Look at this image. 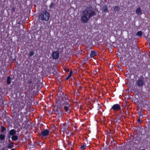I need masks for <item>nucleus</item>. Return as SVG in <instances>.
I'll use <instances>...</instances> for the list:
<instances>
[{"label": "nucleus", "mask_w": 150, "mask_h": 150, "mask_svg": "<svg viewBox=\"0 0 150 150\" xmlns=\"http://www.w3.org/2000/svg\"><path fill=\"white\" fill-rule=\"evenodd\" d=\"M25 104L22 102L16 101L13 105V113L12 117L15 121L16 125H20L22 122V121L19 117L20 115L21 117V114L24 113L23 112L24 109Z\"/></svg>", "instance_id": "1"}, {"label": "nucleus", "mask_w": 150, "mask_h": 150, "mask_svg": "<svg viewBox=\"0 0 150 150\" xmlns=\"http://www.w3.org/2000/svg\"><path fill=\"white\" fill-rule=\"evenodd\" d=\"M62 108L65 112L69 113L71 109V104L69 100H62L61 101Z\"/></svg>", "instance_id": "2"}, {"label": "nucleus", "mask_w": 150, "mask_h": 150, "mask_svg": "<svg viewBox=\"0 0 150 150\" xmlns=\"http://www.w3.org/2000/svg\"><path fill=\"white\" fill-rule=\"evenodd\" d=\"M145 85L144 79L143 76H139L135 82V86L139 88H142Z\"/></svg>", "instance_id": "3"}, {"label": "nucleus", "mask_w": 150, "mask_h": 150, "mask_svg": "<svg viewBox=\"0 0 150 150\" xmlns=\"http://www.w3.org/2000/svg\"><path fill=\"white\" fill-rule=\"evenodd\" d=\"M39 18L42 21H48L49 18V13L46 11L43 12L39 16Z\"/></svg>", "instance_id": "4"}, {"label": "nucleus", "mask_w": 150, "mask_h": 150, "mask_svg": "<svg viewBox=\"0 0 150 150\" xmlns=\"http://www.w3.org/2000/svg\"><path fill=\"white\" fill-rule=\"evenodd\" d=\"M82 13L83 15L81 16V19L83 22L86 23L89 20L88 17H87L88 11L87 10H84L83 11Z\"/></svg>", "instance_id": "5"}, {"label": "nucleus", "mask_w": 150, "mask_h": 150, "mask_svg": "<svg viewBox=\"0 0 150 150\" xmlns=\"http://www.w3.org/2000/svg\"><path fill=\"white\" fill-rule=\"evenodd\" d=\"M36 81V78L34 76H32L30 79L28 81V83L29 86H31L32 89L35 88V83H34Z\"/></svg>", "instance_id": "6"}, {"label": "nucleus", "mask_w": 150, "mask_h": 150, "mask_svg": "<svg viewBox=\"0 0 150 150\" xmlns=\"http://www.w3.org/2000/svg\"><path fill=\"white\" fill-rule=\"evenodd\" d=\"M121 109V107L118 104H114L110 108V110H112L114 111H119Z\"/></svg>", "instance_id": "7"}, {"label": "nucleus", "mask_w": 150, "mask_h": 150, "mask_svg": "<svg viewBox=\"0 0 150 150\" xmlns=\"http://www.w3.org/2000/svg\"><path fill=\"white\" fill-rule=\"evenodd\" d=\"M49 131L47 129H45L41 131L40 135L42 137L47 136L49 133Z\"/></svg>", "instance_id": "8"}, {"label": "nucleus", "mask_w": 150, "mask_h": 150, "mask_svg": "<svg viewBox=\"0 0 150 150\" xmlns=\"http://www.w3.org/2000/svg\"><path fill=\"white\" fill-rule=\"evenodd\" d=\"M52 56L54 59H57L59 57V53L57 51H54L53 53Z\"/></svg>", "instance_id": "9"}, {"label": "nucleus", "mask_w": 150, "mask_h": 150, "mask_svg": "<svg viewBox=\"0 0 150 150\" xmlns=\"http://www.w3.org/2000/svg\"><path fill=\"white\" fill-rule=\"evenodd\" d=\"M88 19H90L91 17L96 15V14L95 11H91L88 14Z\"/></svg>", "instance_id": "10"}, {"label": "nucleus", "mask_w": 150, "mask_h": 150, "mask_svg": "<svg viewBox=\"0 0 150 150\" xmlns=\"http://www.w3.org/2000/svg\"><path fill=\"white\" fill-rule=\"evenodd\" d=\"M136 13L138 15H141L142 14V11L140 7H139L136 9Z\"/></svg>", "instance_id": "11"}, {"label": "nucleus", "mask_w": 150, "mask_h": 150, "mask_svg": "<svg viewBox=\"0 0 150 150\" xmlns=\"http://www.w3.org/2000/svg\"><path fill=\"white\" fill-rule=\"evenodd\" d=\"M50 72L55 77H57V71L54 69H52L50 71Z\"/></svg>", "instance_id": "12"}, {"label": "nucleus", "mask_w": 150, "mask_h": 150, "mask_svg": "<svg viewBox=\"0 0 150 150\" xmlns=\"http://www.w3.org/2000/svg\"><path fill=\"white\" fill-rule=\"evenodd\" d=\"M14 142H10L7 146V148L8 149H11L14 147Z\"/></svg>", "instance_id": "13"}, {"label": "nucleus", "mask_w": 150, "mask_h": 150, "mask_svg": "<svg viewBox=\"0 0 150 150\" xmlns=\"http://www.w3.org/2000/svg\"><path fill=\"white\" fill-rule=\"evenodd\" d=\"M16 133V131L15 129H11L9 132L8 133L10 135L12 136L14 135Z\"/></svg>", "instance_id": "14"}, {"label": "nucleus", "mask_w": 150, "mask_h": 150, "mask_svg": "<svg viewBox=\"0 0 150 150\" xmlns=\"http://www.w3.org/2000/svg\"><path fill=\"white\" fill-rule=\"evenodd\" d=\"M96 54L97 53L96 51L93 50H91L90 56L91 58H93L94 56H96Z\"/></svg>", "instance_id": "15"}, {"label": "nucleus", "mask_w": 150, "mask_h": 150, "mask_svg": "<svg viewBox=\"0 0 150 150\" xmlns=\"http://www.w3.org/2000/svg\"><path fill=\"white\" fill-rule=\"evenodd\" d=\"M11 139L13 141H16L18 139V137L16 135H14L12 136L11 137Z\"/></svg>", "instance_id": "16"}, {"label": "nucleus", "mask_w": 150, "mask_h": 150, "mask_svg": "<svg viewBox=\"0 0 150 150\" xmlns=\"http://www.w3.org/2000/svg\"><path fill=\"white\" fill-rule=\"evenodd\" d=\"M113 10L115 12H118L120 10V7L119 6H115L114 7Z\"/></svg>", "instance_id": "17"}, {"label": "nucleus", "mask_w": 150, "mask_h": 150, "mask_svg": "<svg viewBox=\"0 0 150 150\" xmlns=\"http://www.w3.org/2000/svg\"><path fill=\"white\" fill-rule=\"evenodd\" d=\"M7 83L8 85H9L11 83V78L9 76L7 77Z\"/></svg>", "instance_id": "18"}, {"label": "nucleus", "mask_w": 150, "mask_h": 150, "mask_svg": "<svg viewBox=\"0 0 150 150\" xmlns=\"http://www.w3.org/2000/svg\"><path fill=\"white\" fill-rule=\"evenodd\" d=\"M102 9L103 11L105 12H106L108 11V8L107 6H103Z\"/></svg>", "instance_id": "19"}, {"label": "nucleus", "mask_w": 150, "mask_h": 150, "mask_svg": "<svg viewBox=\"0 0 150 150\" xmlns=\"http://www.w3.org/2000/svg\"><path fill=\"white\" fill-rule=\"evenodd\" d=\"M142 32L141 31L138 32L136 33V35L139 37H142Z\"/></svg>", "instance_id": "20"}, {"label": "nucleus", "mask_w": 150, "mask_h": 150, "mask_svg": "<svg viewBox=\"0 0 150 150\" xmlns=\"http://www.w3.org/2000/svg\"><path fill=\"white\" fill-rule=\"evenodd\" d=\"M86 144L85 143L83 144L80 147V149L81 150H83L86 149Z\"/></svg>", "instance_id": "21"}, {"label": "nucleus", "mask_w": 150, "mask_h": 150, "mask_svg": "<svg viewBox=\"0 0 150 150\" xmlns=\"http://www.w3.org/2000/svg\"><path fill=\"white\" fill-rule=\"evenodd\" d=\"M121 118V117H119L117 118H116L114 120V121L116 122H119L120 121Z\"/></svg>", "instance_id": "22"}, {"label": "nucleus", "mask_w": 150, "mask_h": 150, "mask_svg": "<svg viewBox=\"0 0 150 150\" xmlns=\"http://www.w3.org/2000/svg\"><path fill=\"white\" fill-rule=\"evenodd\" d=\"M54 4L53 2H51L50 5L49 7L51 9H53L54 8Z\"/></svg>", "instance_id": "23"}, {"label": "nucleus", "mask_w": 150, "mask_h": 150, "mask_svg": "<svg viewBox=\"0 0 150 150\" xmlns=\"http://www.w3.org/2000/svg\"><path fill=\"white\" fill-rule=\"evenodd\" d=\"M5 136L4 135L1 134L0 135V139L4 140L5 139Z\"/></svg>", "instance_id": "24"}, {"label": "nucleus", "mask_w": 150, "mask_h": 150, "mask_svg": "<svg viewBox=\"0 0 150 150\" xmlns=\"http://www.w3.org/2000/svg\"><path fill=\"white\" fill-rule=\"evenodd\" d=\"M62 100H69L68 98V96L67 95H65L64 96Z\"/></svg>", "instance_id": "25"}, {"label": "nucleus", "mask_w": 150, "mask_h": 150, "mask_svg": "<svg viewBox=\"0 0 150 150\" xmlns=\"http://www.w3.org/2000/svg\"><path fill=\"white\" fill-rule=\"evenodd\" d=\"M69 147L71 148H72L74 146V143H72L71 142H70V143L69 144Z\"/></svg>", "instance_id": "26"}, {"label": "nucleus", "mask_w": 150, "mask_h": 150, "mask_svg": "<svg viewBox=\"0 0 150 150\" xmlns=\"http://www.w3.org/2000/svg\"><path fill=\"white\" fill-rule=\"evenodd\" d=\"M137 113L139 116V117H141V116L142 117L143 114L141 111H138Z\"/></svg>", "instance_id": "27"}, {"label": "nucleus", "mask_w": 150, "mask_h": 150, "mask_svg": "<svg viewBox=\"0 0 150 150\" xmlns=\"http://www.w3.org/2000/svg\"><path fill=\"white\" fill-rule=\"evenodd\" d=\"M34 54V52L33 51H31L30 52V53L29 54V57H32Z\"/></svg>", "instance_id": "28"}, {"label": "nucleus", "mask_w": 150, "mask_h": 150, "mask_svg": "<svg viewBox=\"0 0 150 150\" xmlns=\"http://www.w3.org/2000/svg\"><path fill=\"white\" fill-rule=\"evenodd\" d=\"M1 132H3L4 131L6 130L4 126H1Z\"/></svg>", "instance_id": "29"}, {"label": "nucleus", "mask_w": 150, "mask_h": 150, "mask_svg": "<svg viewBox=\"0 0 150 150\" xmlns=\"http://www.w3.org/2000/svg\"><path fill=\"white\" fill-rule=\"evenodd\" d=\"M16 8L14 7H12L11 8V11L12 12H14L15 11Z\"/></svg>", "instance_id": "30"}, {"label": "nucleus", "mask_w": 150, "mask_h": 150, "mask_svg": "<svg viewBox=\"0 0 150 150\" xmlns=\"http://www.w3.org/2000/svg\"><path fill=\"white\" fill-rule=\"evenodd\" d=\"M1 102V104H0V105L3 106L4 105V101L3 100H1L0 99V102Z\"/></svg>", "instance_id": "31"}, {"label": "nucleus", "mask_w": 150, "mask_h": 150, "mask_svg": "<svg viewBox=\"0 0 150 150\" xmlns=\"http://www.w3.org/2000/svg\"><path fill=\"white\" fill-rule=\"evenodd\" d=\"M72 73H73V72L72 71V70H71L70 71V72L68 75V76L70 77H71V76H72Z\"/></svg>", "instance_id": "32"}, {"label": "nucleus", "mask_w": 150, "mask_h": 150, "mask_svg": "<svg viewBox=\"0 0 150 150\" xmlns=\"http://www.w3.org/2000/svg\"><path fill=\"white\" fill-rule=\"evenodd\" d=\"M143 117H139V119L138 120H137V122H141V119H142V118Z\"/></svg>", "instance_id": "33"}, {"label": "nucleus", "mask_w": 150, "mask_h": 150, "mask_svg": "<svg viewBox=\"0 0 150 150\" xmlns=\"http://www.w3.org/2000/svg\"><path fill=\"white\" fill-rule=\"evenodd\" d=\"M76 85L77 86H79V87H80L81 84L79 83H76Z\"/></svg>", "instance_id": "34"}, {"label": "nucleus", "mask_w": 150, "mask_h": 150, "mask_svg": "<svg viewBox=\"0 0 150 150\" xmlns=\"http://www.w3.org/2000/svg\"><path fill=\"white\" fill-rule=\"evenodd\" d=\"M11 135H10L9 133H8L7 135V138H8V139H10V138H11Z\"/></svg>", "instance_id": "35"}, {"label": "nucleus", "mask_w": 150, "mask_h": 150, "mask_svg": "<svg viewBox=\"0 0 150 150\" xmlns=\"http://www.w3.org/2000/svg\"><path fill=\"white\" fill-rule=\"evenodd\" d=\"M88 8H89V10L90 11H91L92 9V6H90Z\"/></svg>", "instance_id": "36"}, {"label": "nucleus", "mask_w": 150, "mask_h": 150, "mask_svg": "<svg viewBox=\"0 0 150 150\" xmlns=\"http://www.w3.org/2000/svg\"><path fill=\"white\" fill-rule=\"evenodd\" d=\"M38 143L37 142H34V146L35 147L38 144Z\"/></svg>", "instance_id": "37"}, {"label": "nucleus", "mask_w": 150, "mask_h": 150, "mask_svg": "<svg viewBox=\"0 0 150 150\" xmlns=\"http://www.w3.org/2000/svg\"><path fill=\"white\" fill-rule=\"evenodd\" d=\"M70 77L69 76H67V77L66 78V80H68Z\"/></svg>", "instance_id": "38"}, {"label": "nucleus", "mask_w": 150, "mask_h": 150, "mask_svg": "<svg viewBox=\"0 0 150 150\" xmlns=\"http://www.w3.org/2000/svg\"><path fill=\"white\" fill-rule=\"evenodd\" d=\"M94 73L95 74H96L97 73V72L96 71H94Z\"/></svg>", "instance_id": "39"}, {"label": "nucleus", "mask_w": 150, "mask_h": 150, "mask_svg": "<svg viewBox=\"0 0 150 150\" xmlns=\"http://www.w3.org/2000/svg\"><path fill=\"white\" fill-rule=\"evenodd\" d=\"M61 93H62V95H63V93L62 92V91H61L60 92V94L61 95Z\"/></svg>", "instance_id": "40"}, {"label": "nucleus", "mask_w": 150, "mask_h": 150, "mask_svg": "<svg viewBox=\"0 0 150 150\" xmlns=\"http://www.w3.org/2000/svg\"><path fill=\"white\" fill-rule=\"evenodd\" d=\"M120 114L121 115H122V112L121 111H120Z\"/></svg>", "instance_id": "41"}, {"label": "nucleus", "mask_w": 150, "mask_h": 150, "mask_svg": "<svg viewBox=\"0 0 150 150\" xmlns=\"http://www.w3.org/2000/svg\"><path fill=\"white\" fill-rule=\"evenodd\" d=\"M61 98V97H59V100H60V99Z\"/></svg>", "instance_id": "42"}, {"label": "nucleus", "mask_w": 150, "mask_h": 150, "mask_svg": "<svg viewBox=\"0 0 150 150\" xmlns=\"http://www.w3.org/2000/svg\"><path fill=\"white\" fill-rule=\"evenodd\" d=\"M11 150H16L15 149H11Z\"/></svg>", "instance_id": "43"}, {"label": "nucleus", "mask_w": 150, "mask_h": 150, "mask_svg": "<svg viewBox=\"0 0 150 150\" xmlns=\"http://www.w3.org/2000/svg\"><path fill=\"white\" fill-rule=\"evenodd\" d=\"M66 71H69V69H67V70Z\"/></svg>", "instance_id": "44"}, {"label": "nucleus", "mask_w": 150, "mask_h": 150, "mask_svg": "<svg viewBox=\"0 0 150 150\" xmlns=\"http://www.w3.org/2000/svg\"><path fill=\"white\" fill-rule=\"evenodd\" d=\"M141 150H145V149H141Z\"/></svg>", "instance_id": "45"}, {"label": "nucleus", "mask_w": 150, "mask_h": 150, "mask_svg": "<svg viewBox=\"0 0 150 150\" xmlns=\"http://www.w3.org/2000/svg\"><path fill=\"white\" fill-rule=\"evenodd\" d=\"M98 106H99V105H99V104H98Z\"/></svg>", "instance_id": "46"}]
</instances>
